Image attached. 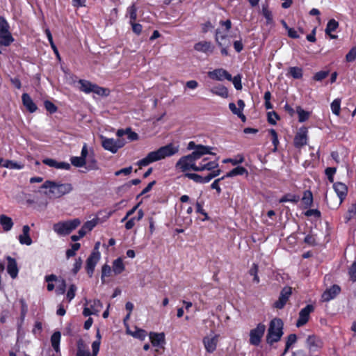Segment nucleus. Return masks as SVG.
Instances as JSON below:
<instances>
[{
    "mask_svg": "<svg viewBox=\"0 0 356 356\" xmlns=\"http://www.w3.org/2000/svg\"><path fill=\"white\" fill-rule=\"evenodd\" d=\"M188 149L193 152L186 156H182L176 163V168L181 172L193 170L197 172V162L207 154H214L211 152L213 147L202 145H197L194 141H190L187 147Z\"/></svg>",
    "mask_w": 356,
    "mask_h": 356,
    "instance_id": "nucleus-1",
    "label": "nucleus"
},
{
    "mask_svg": "<svg viewBox=\"0 0 356 356\" xmlns=\"http://www.w3.org/2000/svg\"><path fill=\"white\" fill-rule=\"evenodd\" d=\"M179 145H175L172 143L168 144L161 147L156 151L150 152L145 158L139 160L136 164L140 168L147 166L152 163L161 161L166 157L176 154L179 152Z\"/></svg>",
    "mask_w": 356,
    "mask_h": 356,
    "instance_id": "nucleus-2",
    "label": "nucleus"
},
{
    "mask_svg": "<svg viewBox=\"0 0 356 356\" xmlns=\"http://www.w3.org/2000/svg\"><path fill=\"white\" fill-rule=\"evenodd\" d=\"M41 188L46 189L44 193L49 199H58L72 191L73 186L70 183L63 184L47 180L41 186Z\"/></svg>",
    "mask_w": 356,
    "mask_h": 356,
    "instance_id": "nucleus-3",
    "label": "nucleus"
},
{
    "mask_svg": "<svg viewBox=\"0 0 356 356\" xmlns=\"http://www.w3.org/2000/svg\"><path fill=\"white\" fill-rule=\"evenodd\" d=\"M283 335V322L280 318H273L269 325L266 336V341L268 344L273 345L279 341Z\"/></svg>",
    "mask_w": 356,
    "mask_h": 356,
    "instance_id": "nucleus-4",
    "label": "nucleus"
},
{
    "mask_svg": "<svg viewBox=\"0 0 356 356\" xmlns=\"http://www.w3.org/2000/svg\"><path fill=\"white\" fill-rule=\"evenodd\" d=\"M81 223L79 218L59 221L53 225V230L58 236H67L76 229Z\"/></svg>",
    "mask_w": 356,
    "mask_h": 356,
    "instance_id": "nucleus-5",
    "label": "nucleus"
},
{
    "mask_svg": "<svg viewBox=\"0 0 356 356\" xmlns=\"http://www.w3.org/2000/svg\"><path fill=\"white\" fill-rule=\"evenodd\" d=\"M100 139L103 148L113 154L117 153L127 143L124 139L120 138L114 139L100 136Z\"/></svg>",
    "mask_w": 356,
    "mask_h": 356,
    "instance_id": "nucleus-6",
    "label": "nucleus"
},
{
    "mask_svg": "<svg viewBox=\"0 0 356 356\" xmlns=\"http://www.w3.org/2000/svg\"><path fill=\"white\" fill-rule=\"evenodd\" d=\"M79 83L81 86L80 90L85 93L94 92L99 96H107L108 95V90L106 88L100 87L89 81L80 79Z\"/></svg>",
    "mask_w": 356,
    "mask_h": 356,
    "instance_id": "nucleus-7",
    "label": "nucleus"
},
{
    "mask_svg": "<svg viewBox=\"0 0 356 356\" xmlns=\"http://www.w3.org/2000/svg\"><path fill=\"white\" fill-rule=\"evenodd\" d=\"M265 331H266V325L262 323L257 324V325L255 328L250 330V333H249L250 344L254 346H258L261 341V339H262V337H264Z\"/></svg>",
    "mask_w": 356,
    "mask_h": 356,
    "instance_id": "nucleus-8",
    "label": "nucleus"
},
{
    "mask_svg": "<svg viewBox=\"0 0 356 356\" xmlns=\"http://www.w3.org/2000/svg\"><path fill=\"white\" fill-rule=\"evenodd\" d=\"M305 343L310 356H313L314 353L319 352L324 345L323 340L315 334L309 335Z\"/></svg>",
    "mask_w": 356,
    "mask_h": 356,
    "instance_id": "nucleus-9",
    "label": "nucleus"
},
{
    "mask_svg": "<svg viewBox=\"0 0 356 356\" xmlns=\"http://www.w3.org/2000/svg\"><path fill=\"white\" fill-rule=\"evenodd\" d=\"M215 41L218 46L221 49V54L223 56L228 55V48L231 45V40L226 34H222L219 29L216 31Z\"/></svg>",
    "mask_w": 356,
    "mask_h": 356,
    "instance_id": "nucleus-10",
    "label": "nucleus"
},
{
    "mask_svg": "<svg viewBox=\"0 0 356 356\" xmlns=\"http://www.w3.org/2000/svg\"><path fill=\"white\" fill-rule=\"evenodd\" d=\"M314 311V307L312 305H307L306 307L302 308L298 314V318L296 323V327H300L305 325L309 321L310 314Z\"/></svg>",
    "mask_w": 356,
    "mask_h": 356,
    "instance_id": "nucleus-11",
    "label": "nucleus"
},
{
    "mask_svg": "<svg viewBox=\"0 0 356 356\" xmlns=\"http://www.w3.org/2000/svg\"><path fill=\"white\" fill-rule=\"evenodd\" d=\"M292 293V289L290 286L284 287L280 294L279 298L273 304V307L277 309H282L289 300Z\"/></svg>",
    "mask_w": 356,
    "mask_h": 356,
    "instance_id": "nucleus-12",
    "label": "nucleus"
},
{
    "mask_svg": "<svg viewBox=\"0 0 356 356\" xmlns=\"http://www.w3.org/2000/svg\"><path fill=\"white\" fill-rule=\"evenodd\" d=\"M203 344L207 353H213L217 347L218 336L216 334H211L203 338Z\"/></svg>",
    "mask_w": 356,
    "mask_h": 356,
    "instance_id": "nucleus-13",
    "label": "nucleus"
},
{
    "mask_svg": "<svg viewBox=\"0 0 356 356\" xmlns=\"http://www.w3.org/2000/svg\"><path fill=\"white\" fill-rule=\"evenodd\" d=\"M307 129L305 127L299 129L294 137L293 143L296 147L300 148L307 143Z\"/></svg>",
    "mask_w": 356,
    "mask_h": 356,
    "instance_id": "nucleus-14",
    "label": "nucleus"
},
{
    "mask_svg": "<svg viewBox=\"0 0 356 356\" xmlns=\"http://www.w3.org/2000/svg\"><path fill=\"white\" fill-rule=\"evenodd\" d=\"M100 257L101 254L96 252L91 253L87 259L86 270L90 277L92 276L95 266L100 259Z\"/></svg>",
    "mask_w": 356,
    "mask_h": 356,
    "instance_id": "nucleus-15",
    "label": "nucleus"
},
{
    "mask_svg": "<svg viewBox=\"0 0 356 356\" xmlns=\"http://www.w3.org/2000/svg\"><path fill=\"white\" fill-rule=\"evenodd\" d=\"M333 188L339 197V202L335 205V207L337 208L338 207H339L341 204L343 200L346 197L348 188H347V186H346V184H344L341 182H337V183L334 184Z\"/></svg>",
    "mask_w": 356,
    "mask_h": 356,
    "instance_id": "nucleus-16",
    "label": "nucleus"
},
{
    "mask_svg": "<svg viewBox=\"0 0 356 356\" xmlns=\"http://www.w3.org/2000/svg\"><path fill=\"white\" fill-rule=\"evenodd\" d=\"M208 76L215 80L222 81L227 79L228 81L232 80V75L225 70L220 68L208 72Z\"/></svg>",
    "mask_w": 356,
    "mask_h": 356,
    "instance_id": "nucleus-17",
    "label": "nucleus"
},
{
    "mask_svg": "<svg viewBox=\"0 0 356 356\" xmlns=\"http://www.w3.org/2000/svg\"><path fill=\"white\" fill-rule=\"evenodd\" d=\"M214 46L211 42L200 41L194 44V49L198 52H202L206 54H211L214 51Z\"/></svg>",
    "mask_w": 356,
    "mask_h": 356,
    "instance_id": "nucleus-18",
    "label": "nucleus"
},
{
    "mask_svg": "<svg viewBox=\"0 0 356 356\" xmlns=\"http://www.w3.org/2000/svg\"><path fill=\"white\" fill-rule=\"evenodd\" d=\"M218 167L217 161H209L208 158H203L197 162V172L211 171Z\"/></svg>",
    "mask_w": 356,
    "mask_h": 356,
    "instance_id": "nucleus-19",
    "label": "nucleus"
},
{
    "mask_svg": "<svg viewBox=\"0 0 356 356\" xmlns=\"http://www.w3.org/2000/svg\"><path fill=\"white\" fill-rule=\"evenodd\" d=\"M340 291L341 288L339 286L334 284L323 293L321 296L322 300L323 302H328L334 299L340 293Z\"/></svg>",
    "mask_w": 356,
    "mask_h": 356,
    "instance_id": "nucleus-20",
    "label": "nucleus"
},
{
    "mask_svg": "<svg viewBox=\"0 0 356 356\" xmlns=\"http://www.w3.org/2000/svg\"><path fill=\"white\" fill-rule=\"evenodd\" d=\"M42 163L49 167L56 169L70 170L71 165L69 163L63 161H57L55 159L47 158L42 160Z\"/></svg>",
    "mask_w": 356,
    "mask_h": 356,
    "instance_id": "nucleus-21",
    "label": "nucleus"
},
{
    "mask_svg": "<svg viewBox=\"0 0 356 356\" xmlns=\"http://www.w3.org/2000/svg\"><path fill=\"white\" fill-rule=\"evenodd\" d=\"M149 339L152 345L155 348H163L165 343V334L163 332H150Z\"/></svg>",
    "mask_w": 356,
    "mask_h": 356,
    "instance_id": "nucleus-22",
    "label": "nucleus"
},
{
    "mask_svg": "<svg viewBox=\"0 0 356 356\" xmlns=\"http://www.w3.org/2000/svg\"><path fill=\"white\" fill-rule=\"evenodd\" d=\"M6 259L8 261L6 268L7 272L13 279H15L17 277L19 272L17 262L15 259L12 258L10 256H8L6 257Z\"/></svg>",
    "mask_w": 356,
    "mask_h": 356,
    "instance_id": "nucleus-23",
    "label": "nucleus"
},
{
    "mask_svg": "<svg viewBox=\"0 0 356 356\" xmlns=\"http://www.w3.org/2000/svg\"><path fill=\"white\" fill-rule=\"evenodd\" d=\"M127 135V138L129 141H134L138 139V135L137 133L132 131L131 128H126L125 129H120L116 132V136L118 138H122L123 136Z\"/></svg>",
    "mask_w": 356,
    "mask_h": 356,
    "instance_id": "nucleus-24",
    "label": "nucleus"
},
{
    "mask_svg": "<svg viewBox=\"0 0 356 356\" xmlns=\"http://www.w3.org/2000/svg\"><path fill=\"white\" fill-rule=\"evenodd\" d=\"M22 100L24 106L30 113H34L38 109L36 104L33 102L31 97L27 93H24L22 95Z\"/></svg>",
    "mask_w": 356,
    "mask_h": 356,
    "instance_id": "nucleus-25",
    "label": "nucleus"
},
{
    "mask_svg": "<svg viewBox=\"0 0 356 356\" xmlns=\"http://www.w3.org/2000/svg\"><path fill=\"white\" fill-rule=\"evenodd\" d=\"M22 234L19 236V241L21 244L30 245L32 240L29 236L30 227L29 225H24L22 228Z\"/></svg>",
    "mask_w": 356,
    "mask_h": 356,
    "instance_id": "nucleus-26",
    "label": "nucleus"
},
{
    "mask_svg": "<svg viewBox=\"0 0 356 356\" xmlns=\"http://www.w3.org/2000/svg\"><path fill=\"white\" fill-rule=\"evenodd\" d=\"M14 42V38L12 36L10 31L0 32V44L1 45L8 47Z\"/></svg>",
    "mask_w": 356,
    "mask_h": 356,
    "instance_id": "nucleus-27",
    "label": "nucleus"
},
{
    "mask_svg": "<svg viewBox=\"0 0 356 356\" xmlns=\"http://www.w3.org/2000/svg\"><path fill=\"white\" fill-rule=\"evenodd\" d=\"M210 91L213 95L220 96L222 98H227L228 97L227 88L222 85L213 86L211 88Z\"/></svg>",
    "mask_w": 356,
    "mask_h": 356,
    "instance_id": "nucleus-28",
    "label": "nucleus"
},
{
    "mask_svg": "<svg viewBox=\"0 0 356 356\" xmlns=\"http://www.w3.org/2000/svg\"><path fill=\"white\" fill-rule=\"evenodd\" d=\"M0 224L5 232L10 231L13 226L12 218L3 214L0 216Z\"/></svg>",
    "mask_w": 356,
    "mask_h": 356,
    "instance_id": "nucleus-29",
    "label": "nucleus"
},
{
    "mask_svg": "<svg viewBox=\"0 0 356 356\" xmlns=\"http://www.w3.org/2000/svg\"><path fill=\"white\" fill-rule=\"evenodd\" d=\"M61 334L60 332H55L51 337V343L54 350L58 353L60 352V342Z\"/></svg>",
    "mask_w": 356,
    "mask_h": 356,
    "instance_id": "nucleus-30",
    "label": "nucleus"
},
{
    "mask_svg": "<svg viewBox=\"0 0 356 356\" xmlns=\"http://www.w3.org/2000/svg\"><path fill=\"white\" fill-rule=\"evenodd\" d=\"M112 269L115 275H119L122 273L125 269L123 260L121 258L115 259L113 261Z\"/></svg>",
    "mask_w": 356,
    "mask_h": 356,
    "instance_id": "nucleus-31",
    "label": "nucleus"
},
{
    "mask_svg": "<svg viewBox=\"0 0 356 356\" xmlns=\"http://www.w3.org/2000/svg\"><path fill=\"white\" fill-rule=\"evenodd\" d=\"M88 306L93 312V315H97L103 307L102 303L99 300H88Z\"/></svg>",
    "mask_w": 356,
    "mask_h": 356,
    "instance_id": "nucleus-32",
    "label": "nucleus"
},
{
    "mask_svg": "<svg viewBox=\"0 0 356 356\" xmlns=\"http://www.w3.org/2000/svg\"><path fill=\"white\" fill-rule=\"evenodd\" d=\"M185 177H186L187 178L194 181L196 183L204 184V183H208L209 182L207 176L206 177H202L201 175H199L195 174V173H186L185 174Z\"/></svg>",
    "mask_w": 356,
    "mask_h": 356,
    "instance_id": "nucleus-33",
    "label": "nucleus"
},
{
    "mask_svg": "<svg viewBox=\"0 0 356 356\" xmlns=\"http://www.w3.org/2000/svg\"><path fill=\"white\" fill-rule=\"evenodd\" d=\"M244 174H248L247 170L244 167L238 166V167L232 169L229 172H227L225 175V178H227V177H235L237 175H243Z\"/></svg>",
    "mask_w": 356,
    "mask_h": 356,
    "instance_id": "nucleus-34",
    "label": "nucleus"
},
{
    "mask_svg": "<svg viewBox=\"0 0 356 356\" xmlns=\"http://www.w3.org/2000/svg\"><path fill=\"white\" fill-rule=\"evenodd\" d=\"M113 269L108 264L103 265L102 268L101 280L103 284L107 282L106 278L109 277L112 274Z\"/></svg>",
    "mask_w": 356,
    "mask_h": 356,
    "instance_id": "nucleus-35",
    "label": "nucleus"
},
{
    "mask_svg": "<svg viewBox=\"0 0 356 356\" xmlns=\"http://www.w3.org/2000/svg\"><path fill=\"white\" fill-rule=\"evenodd\" d=\"M127 15L129 17V22H134L137 19V8L135 3L127 8Z\"/></svg>",
    "mask_w": 356,
    "mask_h": 356,
    "instance_id": "nucleus-36",
    "label": "nucleus"
},
{
    "mask_svg": "<svg viewBox=\"0 0 356 356\" xmlns=\"http://www.w3.org/2000/svg\"><path fill=\"white\" fill-rule=\"evenodd\" d=\"M299 200H300V197L298 195L288 193V194L284 195L282 198H280L279 202L280 203H283V202L297 203L299 201Z\"/></svg>",
    "mask_w": 356,
    "mask_h": 356,
    "instance_id": "nucleus-37",
    "label": "nucleus"
},
{
    "mask_svg": "<svg viewBox=\"0 0 356 356\" xmlns=\"http://www.w3.org/2000/svg\"><path fill=\"white\" fill-rule=\"evenodd\" d=\"M71 164L76 168H81L86 165V160L80 156H72L70 158Z\"/></svg>",
    "mask_w": 356,
    "mask_h": 356,
    "instance_id": "nucleus-38",
    "label": "nucleus"
},
{
    "mask_svg": "<svg viewBox=\"0 0 356 356\" xmlns=\"http://www.w3.org/2000/svg\"><path fill=\"white\" fill-rule=\"evenodd\" d=\"M289 72L294 79H301L303 75L302 68L298 67H291L289 70Z\"/></svg>",
    "mask_w": 356,
    "mask_h": 356,
    "instance_id": "nucleus-39",
    "label": "nucleus"
},
{
    "mask_svg": "<svg viewBox=\"0 0 356 356\" xmlns=\"http://www.w3.org/2000/svg\"><path fill=\"white\" fill-rule=\"evenodd\" d=\"M128 333L132 337L139 339L140 340L145 339L147 336V332L143 329L136 328L135 331H129Z\"/></svg>",
    "mask_w": 356,
    "mask_h": 356,
    "instance_id": "nucleus-40",
    "label": "nucleus"
},
{
    "mask_svg": "<svg viewBox=\"0 0 356 356\" xmlns=\"http://www.w3.org/2000/svg\"><path fill=\"white\" fill-rule=\"evenodd\" d=\"M339 26V22L334 19L328 21L325 29V33L330 34V33L336 31Z\"/></svg>",
    "mask_w": 356,
    "mask_h": 356,
    "instance_id": "nucleus-41",
    "label": "nucleus"
},
{
    "mask_svg": "<svg viewBox=\"0 0 356 356\" xmlns=\"http://www.w3.org/2000/svg\"><path fill=\"white\" fill-rule=\"evenodd\" d=\"M2 166L10 168V169H22L24 165L21 163L13 161H5L3 162Z\"/></svg>",
    "mask_w": 356,
    "mask_h": 356,
    "instance_id": "nucleus-42",
    "label": "nucleus"
},
{
    "mask_svg": "<svg viewBox=\"0 0 356 356\" xmlns=\"http://www.w3.org/2000/svg\"><path fill=\"white\" fill-rule=\"evenodd\" d=\"M302 201L306 207H310L312 205L313 202V196L310 191H306L304 192Z\"/></svg>",
    "mask_w": 356,
    "mask_h": 356,
    "instance_id": "nucleus-43",
    "label": "nucleus"
},
{
    "mask_svg": "<svg viewBox=\"0 0 356 356\" xmlns=\"http://www.w3.org/2000/svg\"><path fill=\"white\" fill-rule=\"evenodd\" d=\"M262 14L266 19L267 24H271L273 22V15L270 10H268V6H262Z\"/></svg>",
    "mask_w": 356,
    "mask_h": 356,
    "instance_id": "nucleus-44",
    "label": "nucleus"
},
{
    "mask_svg": "<svg viewBox=\"0 0 356 356\" xmlns=\"http://www.w3.org/2000/svg\"><path fill=\"white\" fill-rule=\"evenodd\" d=\"M353 218H356V204H352L348 210L345 216L346 222L350 221Z\"/></svg>",
    "mask_w": 356,
    "mask_h": 356,
    "instance_id": "nucleus-45",
    "label": "nucleus"
},
{
    "mask_svg": "<svg viewBox=\"0 0 356 356\" xmlns=\"http://www.w3.org/2000/svg\"><path fill=\"white\" fill-rule=\"evenodd\" d=\"M297 113L298 115V120L300 122L306 121L309 117V113L305 111L300 106L297 108Z\"/></svg>",
    "mask_w": 356,
    "mask_h": 356,
    "instance_id": "nucleus-46",
    "label": "nucleus"
},
{
    "mask_svg": "<svg viewBox=\"0 0 356 356\" xmlns=\"http://www.w3.org/2000/svg\"><path fill=\"white\" fill-rule=\"evenodd\" d=\"M332 112L336 115H339L341 110V99H335L331 104Z\"/></svg>",
    "mask_w": 356,
    "mask_h": 356,
    "instance_id": "nucleus-47",
    "label": "nucleus"
},
{
    "mask_svg": "<svg viewBox=\"0 0 356 356\" xmlns=\"http://www.w3.org/2000/svg\"><path fill=\"white\" fill-rule=\"evenodd\" d=\"M80 246L81 245L79 243L72 244V248L66 251L67 258L69 259L70 257H74L76 254V252L80 248Z\"/></svg>",
    "mask_w": 356,
    "mask_h": 356,
    "instance_id": "nucleus-48",
    "label": "nucleus"
},
{
    "mask_svg": "<svg viewBox=\"0 0 356 356\" xmlns=\"http://www.w3.org/2000/svg\"><path fill=\"white\" fill-rule=\"evenodd\" d=\"M244 161V157L242 155H238L236 159H225L223 160L224 163H231L235 165Z\"/></svg>",
    "mask_w": 356,
    "mask_h": 356,
    "instance_id": "nucleus-49",
    "label": "nucleus"
},
{
    "mask_svg": "<svg viewBox=\"0 0 356 356\" xmlns=\"http://www.w3.org/2000/svg\"><path fill=\"white\" fill-rule=\"evenodd\" d=\"M97 224V219L94 218L86 222L82 226L88 232H90Z\"/></svg>",
    "mask_w": 356,
    "mask_h": 356,
    "instance_id": "nucleus-50",
    "label": "nucleus"
},
{
    "mask_svg": "<svg viewBox=\"0 0 356 356\" xmlns=\"http://www.w3.org/2000/svg\"><path fill=\"white\" fill-rule=\"evenodd\" d=\"M19 303L21 305V318L22 321H24L28 312V306L26 301L22 298L19 300Z\"/></svg>",
    "mask_w": 356,
    "mask_h": 356,
    "instance_id": "nucleus-51",
    "label": "nucleus"
},
{
    "mask_svg": "<svg viewBox=\"0 0 356 356\" xmlns=\"http://www.w3.org/2000/svg\"><path fill=\"white\" fill-rule=\"evenodd\" d=\"M356 59V47H353L346 56L348 62H353Z\"/></svg>",
    "mask_w": 356,
    "mask_h": 356,
    "instance_id": "nucleus-52",
    "label": "nucleus"
},
{
    "mask_svg": "<svg viewBox=\"0 0 356 356\" xmlns=\"http://www.w3.org/2000/svg\"><path fill=\"white\" fill-rule=\"evenodd\" d=\"M337 168H327L325 169V175L327 177L328 180L332 183L334 181V175L336 173Z\"/></svg>",
    "mask_w": 356,
    "mask_h": 356,
    "instance_id": "nucleus-53",
    "label": "nucleus"
},
{
    "mask_svg": "<svg viewBox=\"0 0 356 356\" xmlns=\"http://www.w3.org/2000/svg\"><path fill=\"white\" fill-rule=\"evenodd\" d=\"M236 90H241L242 88V84H241V75L238 74L237 76H234V78L232 77L231 80Z\"/></svg>",
    "mask_w": 356,
    "mask_h": 356,
    "instance_id": "nucleus-54",
    "label": "nucleus"
},
{
    "mask_svg": "<svg viewBox=\"0 0 356 356\" xmlns=\"http://www.w3.org/2000/svg\"><path fill=\"white\" fill-rule=\"evenodd\" d=\"M44 104L46 110L50 113L56 112L57 107L51 102L47 100L44 102Z\"/></svg>",
    "mask_w": 356,
    "mask_h": 356,
    "instance_id": "nucleus-55",
    "label": "nucleus"
},
{
    "mask_svg": "<svg viewBox=\"0 0 356 356\" xmlns=\"http://www.w3.org/2000/svg\"><path fill=\"white\" fill-rule=\"evenodd\" d=\"M279 119L278 115L273 111L268 113V122L271 124H276L277 120Z\"/></svg>",
    "mask_w": 356,
    "mask_h": 356,
    "instance_id": "nucleus-56",
    "label": "nucleus"
},
{
    "mask_svg": "<svg viewBox=\"0 0 356 356\" xmlns=\"http://www.w3.org/2000/svg\"><path fill=\"white\" fill-rule=\"evenodd\" d=\"M297 341V336L295 334H291L287 337L286 346L291 348Z\"/></svg>",
    "mask_w": 356,
    "mask_h": 356,
    "instance_id": "nucleus-57",
    "label": "nucleus"
},
{
    "mask_svg": "<svg viewBox=\"0 0 356 356\" xmlns=\"http://www.w3.org/2000/svg\"><path fill=\"white\" fill-rule=\"evenodd\" d=\"M9 29L10 26L6 19L3 17L0 16V32L9 31Z\"/></svg>",
    "mask_w": 356,
    "mask_h": 356,
    "instance_id": "nucleus-58",
    "label": "nucleus"
},
{
    "mask_svg": "<svg viewBox=\"0 0 356 356\" xmlns=\"http://www.w3.org/2000/svg\"><path fill=\"white\" fill-rule=\"evenodd\" d=\"M348 274L353 282H356V262H354L349 268Z\"/></svg>",
    "mask_w": 356,
    "mask_h": 356,
    "instance_id": "nucleus-59",
    "label": "nucleus"
},
{
    "mask_svg": "<svg viewBox=\"0 0 356 356\" xmlns=\"http://www.w3.org/2000/svg\"><path fill=\"white\" fill-rule=\"evenodd\" d=\"M82 259L81 258L79 257L77 259H76L75 260V262L74 264V266H73V268H72V273L74 274H76L79 270L81 269V266H82Z\"/></svg>",
    "mask_w": 356,
    "mask_h": 356,
    "instance_id": "nucleus-60",
    "label": "nucleus"
},
{
    "mask_svg": "<svg viewBox=\"0 0 356 356\" xmlns=\"http://www.w3.org/2000/svg\"><path fill=\"white\" fill-rule=\"evenodd\" d=\"M328 75V72L326 71H320L316 72L314 76V79L317 81H322L325 79Z\"/></svg>",
    "mask_w": 356,
    "mask_h": 356,
    "instance_id": "nucleus-61",
    "label": "nucleus"
},
{
    "mask_svg": "<svg viewBox=\"0 0 356 356\" xmlns=\"http://www.w3.org/2000/svg\"><path fill=\"white\" fill-rule=\"evenodd\" d=\"M76 291V287L75 285L72 284L67 293V298L69 300V301H71L75 296V292Z\"/></svg>",
    "mask_w": 356,
    "mask_h": 356,
    "instance_id": "nucleus-62",
    "label": "nucleus"
},
{
    "mask_svg": "<svg viewBox=\"0 0 356 356\" xmlns=\"http://www.w3.org/2000/svg\"><path fill=\"white\" fill-rule=\"evenodd\" d=\"M225 178V177L223 176L221 178L217 179L211 185V188L216 190V191L218 194L221 193V188L219 186V182L221 180H223Z\"/></svg>",
    "mask_w": 356,
    "mask_h": 356,
    "instance_id": "nucleus-63",
    "label": "nucleus"
},
{
    "mask_svg": "<svg viewBox=\"0 0 356 356\" xmlns=\"http://www.w3.org/2000/svg\"><path fill=\"white\" fill-rule=\"evenodd\" d=\"M129 24L131 25L132 31L135 33H136L137 35L140 34V33L142 32V29H143L141 24L136 23L135 22H129Z\"/></svg>",
    "mask_w": 356,
    "mask_h": 356,
    "instance_id": "nucleus-64",
    "label": "nucleus"
}]
</instances>
